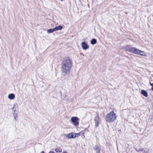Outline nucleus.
I'll list each match as a JSON object with an SVG mask.
<instances>
[{
  "label": "nucleus",
  "instance_id": "nucleus-1",
  "mask_svg": "<svg viewBox=\"0 0 153 153\" xmlns=\"http://www.w3.org/2000/svg\"><path fill=\"white\" fill-rule=\"evenodd\" d=\"M72 64V61L69 57L65 58L62 60L61 69L62 72L65 74H68L69 72Z\"/></svg>",
  "mask_w": 153,
  "mask_h": 153
},
{
  "label": "nucleus",
  "instance_id": "nucleus-2",
  "mask_svg": "<svg viewBox=\"0 0 153 153\" xmlns=\"http://www.w3.org/2000/svg\"><path fill=\"white\" fill-rule=\"evenodd\" d=\"M117 116L113 111L107 114L105 117V120L107 122L111 123L117 119Z\"/></svg>",
  "mask_w": 153,
  "mask_h": 153
},
{
  "label": "nucleus",
  "instance_id": "nucleus-3",
  "mask_svg": "<svg viewBox=\"0 0 153 153\" xmlns=\"http://www.w3.org/2000/svg\"><path fill=\"white\" fill-rule=\"evenodd\" d=\"M125 49L126 51L135 54L137 49L130 46H127L125 48Z\"/></svg>",
  "mask_w": 153,
  "mask_h": 153
},
{
  "label": "nucleus",
  "instance_id": "nucleus-4",
  "mask_svg": "<svg viewBox=\"0 0 153 153\" xmlns=\"http://www.w3.org/2000/svg\"><path fill=\"white\" fill-rule=\"evenodd\" d=\"M79 118L76 117H73L71 119V121L73 123V124L75 126L79 125V123L78 121Z\"/></svg>",
  "mask_w": 153,
  "mask_h": 153
},
{
  "label": "nucleus",
  "instance_id": "nucleus-5",
  "mask_svg": "<svg viewBox=\"0 0 153 153\" xmlns=\"http://www.w3.org/2000/svg\"><path fill=\"white\" fill-rule=\"evenodd\" d=\"M94 120L95 121V127H97L98 126L99 122V118L98 115H97V116L95 117Z\"/></svg>",
  "mask_w": 153,
  "mask_h": 153
},
{
  "label": "nucleus",
  "instance_id": "nucleus-6",
  "mask_svg": "<svg viewBox=\"0 0 153 153\" xmlns=\"http://www.w3.org/2000/svg\"><path fill=\"white\" fill-rule=\"evenodd\" d=\"M82 46L83 49L86 50L88 49L89 48L88 45L85 42H83L81 44Z\"/></svg>",
  "mask_w": 153,
  "mask_h": 153
},
{
  "label": "nucleus",
  "instance_id": "nucleus-7",
  "mask_svg": "<svg viewBox=\"0 0 153 153\" xmlns=\"http://www.w3.org/2000/svg\"><path fill=\"white\" fill-rule=\"evenodd\" d=\"M66 137L68 139L74 138V135L73 133H70L67 134L66 135Z\"/></svg>",
  "mask_w": 153,
  "mask_h": 153
},
{
  "label": "nucleus",
  "instance_id": "nucleus-8",
  "mask_svg": "<svg viewBox=\"0 0 153 153\" xmlns=\"http://www.w3.org/2000/svg\"><path fill=\"white\" fill-rule=\"evenodd\" d=\"M144 53V52L143 51L139 50L137 49L136 52L135 53L136 54H137L141 56H144L143 54Z\"/></svg>",
  "mask_w": 153,
  "mask_h": 153
},
{
  "label": "nucleus",
  "instance_id": "nucleus-9",
  "mask_svg": "<svg viewBox=\"0 0 153 153\" xmlns=\"http://www.w3.org/2000/svg\"><path fill=\"white\" fill-rule=\"evenodd\" d=\"M93 149L95 151L96 153H98L100 152L99 148L98 145H96L93 147Z\"/></svg>",
  "mask_w": 153,
  "mask_h": 153
},
{
  "label": "nucleus",
  "instance_id": "nucleus-10",
  "mask_svg": "<svg viewBox=\"0 0 153 153\" xmlns=\"http://www.w3.org/2000/svg\"><path fill=\"white\" fill-rule=\"evenodd\" d=\"M15 95L13 94H10L8 96V98L10 100H13L14 99Z\"/></svg>",
  "mask_w": 153,
  "mask_h": 153
},
{
  "label": "nucleus",
  "instance_id": "nucleus-11",
  "mask_svg": "<svg viewBox=\"0 0 153 153\" xmlns=\"http://www.w3.org/2000/svg\"><path fill=\"white\" fill-rule=\"evenodd\" d=\"M141 94L145 97H147L148 96L147 92L144 90H141Z\"/></svg>",
  "mask_w": 153,
  "mask_h": 153
},
{
  "label": "nucleus",
  "instance_id": "nucleus-12",
  "mask_svg": "<svg viewBox=\"0 0 153 153\" xmlns=\"http://www.w3.org/2000/svg\"><path fill=\"white\" fill-rule=\"evenodd\" d=\"M62 28V26L59 25L58 26H57L54 28L55 31L61 30Z\"/></svg>",
  "mask_w": 153,
  "mask_h": 153
},
{
  "label": "nucleus",
  "instance_id": "nucleus-13",
  "mask_svg": "<svg viewBox=\"0 0 153 153\" xmlns=\"http://www.w3.org/2000/svg\"><path fill=\"white\" fill-rule=\"evenodd\" d=\"M97 42V40L95 39H93L91 41V44L93 45L95 44Z\"/></svg>",
  "mask_w": 153,
  "mask_h": 153
},
{
  "label": "nucleus",
  "instance_id": "nucleus-14",
  "mask_svg": "<svg viewBox=\"0 0 153 153\" xmlns=\"http://www.w3.org/2000/svg\"><path fill=\"white\" fill-rule=\"evenodd\" d=\"M54 31H55V30L54 28L53 29H48L47 30V32L48 33H52Z\"/></svg>",
  "mask_w": 153,
  "mask_h": 153
},
{
  "label": "nucleus",
  "instance_id": "nucleus-15",
  "mask_svg": "<svg viewBox=\"0 0 153 153\" xmlns=\"http://www.w3.org/2000/svg\"><path fill=\"white\" fill-rule=\"evenodd\" d=\"M62 149L60 148H57L55 149V151L56 152H60L62 151Z\"/></svg>",
  "mask_w": 153,
  "mask_h": 153
},
{
  "label": "nucleus",
  "instance_id": "nucleus-16",
  "mask_svg": "<svg viewBox=\"0 0 153 153\" xmlns=\"http://www.w3.org/2000/svg\"><path fill=\"white\" fill-rule=\"evenodd\" d=\"M74 137L75 138L76 137H78V136L80 135V133H74Z\"/></svg>",
  "mask_w": 153,
  "mask_h": 153
},
{
  "label": "nucleus",
  "instance_id": "nucleus-17",
  "mask_svg": "<svg viewBox=\"0 0 153 153\" xmlns=\"http://www.w3.org/2000/svg\"><path fill=\"white\" fill-rule=\"evenodd\" d=\"M136 150L137 152H139L140 151H144V149L142 148H140L139 149H136Z\"/></svg>",
  "mask_w": 153,
  "mask_h": 153
},
{
  "label": "nucleus",
  "instance_id": "nucleus-18",
  "mask_svg": "<svg viewBox=\"0 0 153 153\" xmlns=\"http://www.w3.org/2000/svg\"><path fill=\"white\" fill-rule=\"evenodd\" d=\"M13 116H14V118L15 119V120H16V118L17 117V114L14 113V114H13Z\"/></svg>",
  "mask_w": 153,
  "mask_h": 153
},
{
  "label": "nucleus",
  "instance_id": "nucleus-19",
  "mask_svg": "<svg viewBox=\"0 0 153 153\" xmlns=\"http://www.w3.org/2000/svg\"><path fill=\"white\" fill-rule=\"evenodd\" d=\"M13 105L14 106V107H13V112H15L16 111V109H14V108H15V105Z\"/></svg>",
  "mask_w": 153,
  "mask_h": 153
},
{
  "label": "nucleus",
  "instance_id": "nucleus-20",
  "mask_svg": "<svg viewBox=\"0 0 153 153\" xmlns=\"http://www.w3.org/2000/svg\"><path fill=\"white\" fill-rule=\"evenodd\" d=\"M80 134H83L84 133V132L83 131H81L80 133Z\"/></svg>",
  "mask_w": 153,
  "mask_h": 153
},
{
  "label": "nucleus",
  "instance_id": "nucleus-21",
  "mask_svg": "<svg viewBox=\"0 0 153 153\" xmlns=\"http://www.w3.org/2000/svg\"><path fill=\"white\" fill-rule=\"evenodd\" d=\"M143 152V153H147V152H146V151L145 150H144V151H142Z\"/></svg>",
  "mask_w": 153,
  "mask_h": 153
},
{
  "label": "nucleus",
  "instance_id": "nucleus-22",
  "mask_svg": "<svg viewBox=\"0 0 153 153\" xmlns=\"http://www.w3.org/2000/svg\"><path fill=\"white\" fill-rule=\"evenodd\" d=\"M150 85L152 86V88H153V83H150Z\"/></svg>",
  "mask_w": 153,
  "mask_h": 153
},
{
  "label": "nucleus",
  "instance_id": "nucleus-23",
  "mask_svg": "<svg viewBox=\"0 0 153 153\" xmlns=\"http://www.w3.org/2000/svg\"><path fill=\"white\" fill-rule=\"evenodd\" d=\"M40 153H44V152L43 151H42Z\"/></svg>",
  "mask_w": 153,
  "mask_h": 153
},
{
  "label": "nucleus",
  "instance_id": "nucleus-24",
  "mask_svg": "<svg viewBox=\"0 0 153 153\" xmlns=\"http://www.w3.org/2000/svg\"><path fill=\"white\" fill-rule=\"evenodd\" d=\"M128 13V12H126V14H127Z\"/></svg>",
  "mask_w": 153,
  "mask_h": 153
},
{
  "label": "nucleus",
  "instance_id": "nucleus-25",
  "mask_svg": "<svg viewBox=\"0 0 153 153\" xmlns=\"http://www.w3.org/2000/svg\"><path fill=\"white\" fill-rule=\"evenodd\" d=\"M152 91H153V88H152Z\"/></svg>",
  "mask_w": 153,
  "mask_h": 153
}]
</instances>
